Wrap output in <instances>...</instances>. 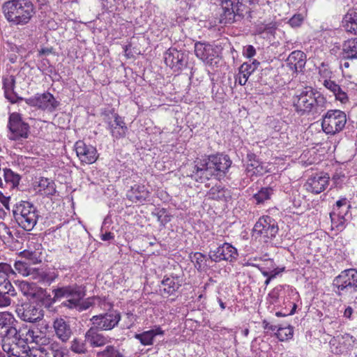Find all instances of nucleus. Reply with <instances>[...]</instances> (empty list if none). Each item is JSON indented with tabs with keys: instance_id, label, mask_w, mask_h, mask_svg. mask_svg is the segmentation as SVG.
<instances>
[{
	"instance_id": "f257e3e1",
	"label": "nucleus",
	"mask_w": 357,
	"mask_h": 357,
	"mask_svg": "<svg viewBox=\"0 0 357 357\" xmlns=\"http://www.w3.org/2000/svg\"><path fill=\"white\" fill-rule=\"evenodd\" d=\"M231 163L232 162L227 155H208L195 161L190 177L199 183H204L213 176L220 180L225 176Z\"/></svg>"
},
{
	"instance_id": "f03ea898",
	"label": "nucleus",
	"mask_w": 357,
	"mask_h": 357,
	"mask_svg": "<svg viewBox=\"0 0 357 357\" xmlns=\"http://www.w3.org/2000/svg\"><path fill=\"white\" fill-rule=\"evenodd\" d=\"M326 104V98L310 87L298 91L292 98V105L300 116L319 114Z\"/></svg>"
},
{
	"instance_id": "7ed1b4c3",
	"label": "nucleus",
	"mask_w": 357,
	"mask_h": 357,
	"mask_svg": "<svg viewBox=\"0 0 357 357\" xmlns=\"http://www.w3.org/2000/svg\"><path fill=\"white\" fill-rule=\"evenodd\" d=\"M3 10L7 20L15 25H25L35 14V8L29 0H11L6 1Z\"/></svg>"
},
{
	"instance_id": "20e7f679",
	"label": "nucleus",
	"mask_w": 357,
	"mask_h": 357,
	"mask_svg": "<svg viewBox=\"0 0 357 357\" xmlns=\"http://www.w3.org/2000/svg\"><path fill=\"white\" fill-rule=\"evenodd\" d=\"M13 215L18 225L25 231H31L40 217L37 207L32 203L21 201L13 208Z\"/></svg>"
},
{
	"instance_id": "39448f33",
	"label": "nucleus",
	"mask_w": 357,
	"mask_h": 357,
	"mask_svg": "<svg viewBox=\"0 0 357 357\" xmlns=\"http://www.w3.org/2000/svg\"><path fill=\"white\" fill-rule=\"evenodd\" d=\"M335 294L344 296L357 291V270L347 269L342 271L333 281Z\"/></svg>"
},
{
	"instance_id": "423d86ee",
	"label": "nucleus",
	"mask_w": 357,
	"mask_h": 357,
	"mask_svg": "<svg viewBox=\"0 0 357 357\" xmlns=\"http://www.w3.org/2000/svg\"><path fill=\"white\" fill-rule=\"evenodd\" d=\"M54 295L53 301L65 298L66 301L62 303L63 306L68 308H75L79 306L80 301L84 297L85 293L81 287L65 286L52 290Z\"/></svg>"
},
{
	"instance_id": "0eeeda50",
	"label": "nucleus",
	"mask_w": 357,
	"mask_h": 357,
	"mask_svg": "<svg viewBox=\"0 0 357 357\" xmlns=\"http://www.w3.org/2000/svg\"><path fill=\"white\" fill-rule=\"evenodd\" d=\"M347 123L346 114L339 109H330L324 116L321 122L323 131L334 135L341 132Z\"/></svg>"
},
{
	"instance_id": "6e6552de",
	"label": "nucleus",
	"mask_w": 357,
	"mask_h": 357,
	"mask_svg": "<svg viewBox=\"0 0 357 357\" xmlns=\"http://www.w3.org/2000/svg\"><path fill=\"white\" fill-rule=\"evenodd\" d=\"M279 227L275 220L268 215L261 217L255 223L252 229V236L255 238L267 241L275 238L278 233Z\"/></svg>"
},
{
	"instance_id": "1a4fd4ad",
	"label": "nucleus",
	"mask_w": 357,
	"mask_h": 357,
	"mask_svg": "<svg viewBox=\"0 0 357 357\" xmlns=\"http://www.w3.org/2000/svg\"><path fill=\"white\" fill-rule=\"evenodd\" d=\"M121 318V313L117 310H112L93 316L91 321L93 326L100 331H111L118 326Z\"/></svg>"
},
{
	"instance_id": "9d476101",
	"label": "nucleus",
	"mask_w": 357,
	"mask_h": 357,
	"mask_svg": "<svg viewBox=\"0 0 357 357\" xmlns=\"http://www.w3.org/2000/svg\"><path fill=\"white\" fill-rule=\"evenodd\" d=\"M8 128V137L11 140H20L28 137L29 126L22 121L20 114L14 112L9 116Z\"/></svg>"
},
{
	"instance_id": "9b49d317",
	"label": "nucleus",
	"mask_w": 357,
	"mask_h": 357,
	"mask_svg": "<svg viewBox=\"0 0 357 357\" xmlns=\"http://www.w3.org/2000/svg\"><path fill=\"white\" fill-rule=\"evenodd\" d=\"M104 121L107 125L112 136L115 139H121L126 137L128 132V127L122 117L114 110L105 113Z\"/></svg>"
},
{
	"instance_id": "f8f14e48",
	"label": "nucleus",
	"mask_w": 357,
	"mask_h": 357,
	"mask_svg": "<svg viewBox=\"0 0 357 357\" xmlns=\"http://www.w3.org/2000/svg\"><path fill=\"white\" fill-rule=\"evenodd\" d=\"M26 102L31 107H36L50 112H54L59 105V102L49 92L42 94L37 93L33 97L28 98Z\"/></svg>"
},
{
	"instance_id": "ddd939ff",
	"label": "nucleus",
	"mask_w": 357,
	"mask_h": 357,
	"mask_svg": "<svg viewBox=\"0 0 357 357\" xmlns=\"http://www.w3.org/2000/svg\"><path fill=\"white\" fill-rule=\"evenodd\" d=\"M195 53L197 58L207 64H217L219 61V52L216 47L206 43L197 42L195 44Z\"/></svg>"
},
{
	"instance_id": "4468645a",
	"label": "nucleus",
	"mask_w": 357,
	"mask_h": 357,
	"mask_svg": "<svg viewBox=\"0 0 357 357\" xmlns=\"http://www.w3.org/2000/svg\"><path fill=\"white\" fill-rule=\"evenodd\" d=\"M238 256L237 249L228 243L219 245L215 250H210L208 253L211 260L215 262L221 261L232 262L237 259Z\"/></svg>"
},
{
	"instance_id": "2eb2a0df",
	"label": "nucleus",
	"mask_w": 357,
	"mask_h": 357,
	"mask_svg": "<svg viewBox=\"0 0 357 357\" xmlns=\"http://www.w3.org/2000/svg\"><path fill=\"white\" fill-rule=\"evenodd\" d=\"M17 315L24 321L37 322L43 318V309L37 305L24 303L16 310Z\"/></svg>"
},
{
	"instance_id": "dca6fc26",
	"label": "nucleus",
	"mask_w": 357,
	"mask_h": 357,
	"mask_svg": "<svg viewBox=\"0 0 357 357\" xmlns=\"http://www.w3.org/2000/svg\"><path fill=\"white\" fill-rule=\"evenodd\" d=\"M74 149L82 163L93 164L98 158L96 148L92 145L86 144L82 140L76 142Z\"/></svg>"
},
{
	"instance_id": "f3484780",
	"label": "nucleus",
	"mask_w": 357,
	"mask_h": 357,
	"mask_svg": "<svg viewBox=\"0 0 357 357\" xmlns=\"http://www.w3.org/2000/svg\"><path fill=\"white\" fill-rule=\"evenodd\" d=\"M356 339L349 333L333 337L329 342L332 351L335 354H342L351 351L355 346Z\"/></svg>"
},
{
	"instance_id": "a211bd4d",
	"label": "nucleus",
	"mask_w": 357,
	"mask_h": 357,
	"mask_svg": "<svg viewBox=\"0 0 357 357\" xmlns=\"http://www.w3.org/2000/svg\"><path fill=\"white\" fill-rule=\"evenodd\" d=\"M165 62L174 71H179L186 65L184 53L175 48H170L165 55Z\"/></svg>"
},
{
	"instance_id": "6ab92c4d",
	"label": "nucleus",
	"mask_w": 357,
	"mask_h": 357,
	"mask_svg": "<svg viewBox=\"0 0 357 357\" xmlns=\"http://www.w3.org/2000/svg\"><path fill=\"white\" fill-rule=\"evenodd\" d=\"M329 178L328 174H320L310 176L305 184V189L308 192L319 194L328 185Z\"/></svg>"
},
{
	"instance_id": "aec40b11",
	"label": "nucleus",
	"mask_w": 357,
	"mask_h": 357,
	"mask_svg": "<svg viewBox=\"0 0 357 357\" xmlns=\"http://www.w3.org/2000/svg\"><path fill=\"white\" fill-rule=\"evenodd\" d=\"M14 318L10 314L0 312V338H16L17 330L13 326Z\"/></svg>"
},
{
	"instance_id": "412c9836",
	"label": "nucleus",
	"mask_w": 357,
	"mask_h": 357,
	"mask_svg": "<svg viewBox=\"0 0 357 357\" xmlns=\"http://www.w3.org/2000/svg\"><path fill=\"white\" fill-rule=\"evenodd\" d=\"M53 328L56 336L63 342H66L73 334L70 323L61 317L54 320Z\"/></svg>"
},
{
	"instance_id": "4be33fe9",
	"label": "nucleus",
	"mask_w": 357,
	"mask_h": 357,
	"mask_svg": "<svg viewBox=\"0 0 357 357\" xmlns=\"http://www.w3.org/2000/svg\"><path fill=\"white\" fill-rule=\"evenodd\" d=\"M220 22L232 24L238 20L234 3L231 0L222 1L220 8Z\"/></svg>"
},
{
	"instance_id": "5701e85b",
	"label": "nucleus",
	"mask_w": 357,
	"mask_h": 357,
	"mask_svg": "<svg viewBox=\"0 0 357 357\" xmlns=\"http://www.w3.org/2000/svg\"><path fill=\"white\" fill-rule=\"evenodd\" d=\"M98 330L93 326L84 335L85 342L89 343L91 347H102L109 342L108 337L99 333Z\"/></svg>"
},
{
	"instance_id": "b1692460",
	"label": "nucleus",
	"mask_w": 357,
	"mask_h": 357,
	"mask_svg": "<svg viewBox=\"0 0 357 357\" xmlns=\"http://www.w3.org/2000/svg\"><path fill=\"white\" fill-rule=\"evenodd\" d=\"M149 192L144 185L135 184L128 190L127 198L133 203H143L149 197Z\"/></svg>"
},
{
	"instance_id": "393cba45",
	"label": "nucleus",
	"mask_w": 357,
	"mask_h": 357,
	"mask_svg": "<svg viewBox=\"0 0 357 357\" xmlns=\"http://www.w3.org/2000/svg\"><path fill=\"white\" fill-rule=\"evenodd\" d=\"M306 55L304 52L296 50L292 52L287 59V64L295 72L302 71L305 66Z\"/></svg>"
},
{
	"instance_id": "a878e982",
	"label": "nucleus",
	"mask_w": 357,
	"mask_h": 357,
	"mask_svg": "<svg viewBox=\"0 0 357 357\" xmlns=\"http://www.w3.org/2000/svg\"><path fill=\"white\" fill-rule=\"evenodd\" d=\"M206 197L210 199L227 202L231 199V195L227 188L221 185H216L209 190Z\"/></svg>"
},
{
	"instance_id": "bb28decb",
	"label": "nucleus",
	"mask_w": 357,
	"mask_h": 357,
	"mask_svg": "<svg viewBox=\"0 0 357 357\" xmlns=\"http://www.w3.org/2000/svg\"><path fill=\"white\" fill-rule=\"evenodd\" d=\"M163 334L164 331L162 328L159 326H156L151 330L135 334V338L138 340L142 344L149 346L153 344L154 338L157 335H163Z\"/></svg>"
},
{
	"instance_id": "cd10ccee",
	"label": "nucleus",
	"mask_w": 357,
	"mask_h": 357,
	"mask_svg": "<svg viewBox=\"0 0 357 357\" xmlns=\"http://www.w3.org/2000/svg\"><path fill=\"white\" fill-rule=\"evenodd\" d=\"M342 26L347 32L357 34V8L347 11L343 17Z\"/></svg>"
},
{
	"instance_id": "c85d7f7f",
	"label": "nucleus",
	"mask_w": 357,
	"mask_h": 357,
	"mask_svg": "<svg viewBox=\"0 0 357 357\" xmlns=\"http://www.w3.org/2000/svg\"><path fill=\"white\" fill-rule=\"evenodd\" d=\"M248 162L246 166L245 172L247 176L252 178L254 176L262 175L264 169L261 162L256 159V155L253 153L248 154Z\"/></svg>"
},
{
	"instance_id": "c756f323",
	"label": "nucleus",
	"mask_w": 357,
	"mask_h": 357,
	"mask_svg": "<svg viewBox=\"0 0 357 357\" xmlns=\"http://www.w3.org/2000/svg\"><path fill=\"white\" fill-rule=\"evenodd\" d=\"M341 55L344 59H357V38L349 39L343 43Z\"/></svg>"
},
{
	"instance_id": "7c9ffc66",
	"label": "nucleus",
	"mask_w": 357,
	"mask_h": 357,
	"mask_svg": "<svg viewBox=\"0 0 357 357\" xmlns=\"http://www.w3.org/2000/svg\"><path fill=\"white\" fill-rule=\"evenodd\" d=\"M324 85L326 89L330 90L335 96V98L340 100L341 102L344 103L348 100L347 93L334 81L331 79H326L324 82Z\"/></svg>"
},
{
	"instance_id": "2f4dec72",
	"label": "nucleus",
	"mask_w": 357,
	"mask_h": 357,
	"mask_svg": "<svg viewBox=\"0 0 357 357\" xmlns=\"http://www.w3.org/2000/svg\"><path fill=\"white\" fill-rule=\"evenodd\" d=\"M277 29L276 22H271L268 24L260 23L255 27V33L263 36V38H268L270 36H274Z\"/></svg>"
},
{
	"instance_id": "473e14b6",
	"label": "nucleus",
	"mask_w": 357,
	"mask_h": 357,
	"mask_svg": "<svg viewBox=\"0 0 357 357\" xmlns=\"http://www.w3.org/2000/svg\"><path fill=\"white\" fill-rule=\"evenodd\" d=\"M38 191L45 195H53L56 192L55 184L47 178H40L38 181Z\"/></svg>"
},
{
	"instance_id": "72a5a7b5",
	"label": "nucleus",
	"mask_w": 357,
	"mask_h": 357,
	"mask_svg": "<svg viewBox=\"0 0 357 357\" xmlns=\"http://www.w3.org/2000/svg\"><path fill=\"white\" fill-rule=\"evenodd\" d=\"M250 67H248V63H243L238 69V73L236 75L235 82L238 83L241 86H243L246 84L248 77L252 73Z\"/></svg>"
},
{
	"instance_id": "f704fd0d",
	"label": "nucleus",
	"mask_w": 357,
	"mask_h": 357,
	"mask_svg": "<svg viewBox=\"0 0 357 357\" xmlns=\"http://www.w3.org/2000/svg\"><path fill=\"white\" fill-rule=\"evenodd\" d=\"M22 354H25L24 357H48V354L44 347H38L29 349L25 342H23Z\"/></svg>"
},
{
	"instance_id": "c9c22d12",
	"label": "nucleus",
	"mask_w": 357,
	"mask_h": 357,
	"mask_svg": "<svg viewBox=\"0 0 357 357\" xmlns=\"http://www.w3.org/2000/svg\"><path fill=\"white\" fill-rule=\"evenodd\" d=\"M32 277L37 280L38 282L49 286L55 280L57 275L54 273L38 272L35 269V273L33 274Z\"/></svg>"
},
{
	"instance_id": "e433bc0d",
	"label": "nucleus",
	"mask_w": 357,
	"mask_h": 357,
	"mask_svg": "<svg viewBox=\"0 0 357 357\" xmlns=\"http://www.w3.org/2000/svg\"><path fill=\"white\" fill-rule=\"evenodd\" d=\"M161 284L164 286L163 291L169 295L175 293L181 287V284L176 282L174 278L165 277Z\"/></svg>"
},
{
	"instance_id": "4c0bfd02",
	"label": "nucleus",
	"mask_w": 357,
	"mask_h": 357,
	"mask_svg": "<svg viewBox=\"0 0 357 357\" xmlns=\"http://www.w3.org/2000/svg\"><path fill=\"white\" fill-rule=\"evenodd\" d=\"M42 245L40 244H36L35 250H32L29 248L24 254L28 259H29L33 264H36L40 263L43 259Z\"/></svg>"
},
{
	"instance_id": "58836bf2",
	"label": "nucleus",
	"mask_w": 357,
	"mask_h": 357,
	"mask_svg": "<svg viewBox=\"0 0 357 357\" xmlns=\"http://www.w3.org/2000/svg\"><path fill=\"white\" fill-rule=\"evenodd\" d=\"M273 193V190L272 188H262L257 193L253 195L252 198L257 204H261L270 199Z\"/></svg>"
},
{
	"instance_id": "ea45409f",
	"label": "nucleus",
	"mask_w": 357,
	"mask_h": 357,
	"mask_svg": "<svg viewBox=\"0 0 357 357\" xmlns=\"http://www.w3.org/2000/svg\"><path fill=\"white\" fill-rule=\"evenodd\" d=\"M19 289L23 295L33 298L37 293V287L34 283L22 281L19 283Z\"/></svg>"
},
{
	"instance_id": "a19ab883",
	"label": "nucleus",
	"mask_w": 357,
	"mask_h": 357,
	"mask_svg": "<svg viewBox=\"0 0 357 357\" xmlns=\"http://www.w3.org/2000/svg\"><path fill=\"white\" fill-rule=\"evenodd\" d=\"M86 342L79 338H75L70 343V350L78 354H84L87 352Z\"/></svg>"
},
{
	"instance_id": "79ce46f5",
	"label": "nucleus",
	"mask_w": 357,
	"mask_h": 357,
	"mask_svg": "<svg viewBox=\"0 0 357 357\" xmlns=\"http://www.w3.org/2000/svg\"><path fill=\"white\" fill-rule=\"evenodd\" d=\"M14 267L15 271L23 276H33V274L35 273V268L29 267V266L24 261H15Z\"/></svg>"
},
{
	"instance_id": "37998d69",
	"label": "nucleus",
	"mask_w": 357,
	"mask_h": 357,
	"mask_svg": "<svg viewBox=\"0 0 357 357\" xmlns=\"http://www.w3.org/2000/svg\"><path fill=\"white\" fill-rule=\"evenodd\" d=\"M238 20H242L244 17L248 15V18L251 17L252 8L249 6H244L242 3H238L234 5Z\"/></svg>"
},
{
	"instance_id": "c03bdc74",
	"label": "nucleus",
	"mask_w": 357,
	"mask_h": 357,
	"mask_svg": "<svg viewBox=\"0 0 357 357\" xmlns=\"http://www.w3.org/2000/svg\"><path fill=\"white\" fill-rule=\"evenodd\" d=\"M4 179L6 183H10L12 187H16L19 185L20 176L10 169H4Z\"/></svg>"
},
{
	"instance_id": "a18cd8bd",
	"label": "nucleus",
	"mask_w": 357,
	"mask_h": 357,
	"mask_svg": "<svg viewBox=\"0 0 357 357\" xmlns=\"http://www.w3.org/2000/svg\"><path fill=\"white\" fill-rule=\"evenodd\" d=\"M335 212L330 213V217L331 219V223L333 228H335L337 231H341L345 227V218L342 215L340 214V212L337 213V220L335 218Z\"/></svg>"
},
{
	"instance_id": "49530a36",
	"label": "nucleus",
	"mask_w": 357,
	"mask_h": 357,
	"mask_svg": "<svg viewBox=\"0 0 357 357\" xmlns=\"http://www.w3.org/2000/svg\"><path fill=\"white\" fill-rule=\"evenodd\" d=\"M293 327L288 326H279L278 328V332L275 333V335L279 339L280 341H284L289 338H291L293 336Z\"/></svg>"
},
{
	"instance_id": "de8ad7c7",
	"label": "nucleus",
	"mask_w": 357,
	"mask_h": 357,
	"mask_svg": "<svg viewBox=\"0 0 357 357\" xmlns=\"http://www.w3.org/2000/svg\"><path fill=\"white\" fill-rule=\"evenodd\" d=\"M3 89L5 92V96L8 99H10L9 97V93L13 91L15 86V78L13 76H8L3 78Z\"/></svg>"
},
{
	"instance_id": "09e8293b",
	"label": "nucleus",
	"mask_w": 357,
	"mask_h": 357,
	"mask_svg": "<svg viewBox=\"0 0 357 357\" xmlns=\"http://www.w3.org/2000/svg\"><path fill=\"white\" fill-rule=\"evenodd\" d=\"M98 357H123V355L113 346H107L98 353Z\"/></svg>"
},
{
	"instance_id": "8fccbe9b",
	"label": "nucleus",
	"mask_w": 357,
	"mask_h": 357,
	"mask_svg": "<svg viewBox=\"0 0 357 357\" xmlns=\"http://www.w3.org/2000/svg\"><path fill=\"white\" fill-rule=\"evenodd\" d=\"M23 340H19V342L16 343L15 346L10 345V344H3L2 347L3 351L7 352L10 356L15 357H24L23 356H21L20 351H18L17 348H15V347L20 344H23Z\"/></svg>"
},
{
	"instance_id": "3c124183",
	"label": "nucleus",
	"mask_w": 357,
	"mask_h": 357,
	"mask_svg": "<svg viewBox=\"0 0 357 357\" xmlns=\"http://www.w3.org/2000/svg\"><path fill=\"white\" fill-rule=\"evenodd\" d=\"M0 294H6L11 296L17 295L16 291L10 280L0 285Z\"/></svg>"
},
{
	"instance_id": "603ef678",
	"label": "nucleus",
	"mask_w": 357,
	"mask_h": 357,
	"mask_svg": "<svg viewBox=\"0 0 357 357\" xmlns=\"http://www.w3.org/2000/svg\"><path fill=\"white\" fill-rule=\"evenodd\" d=\"M303 22V17L301 14L294 15L289 20V24L292 27H298L301 25Z\"/></svg>"
},
{
	"instance_id": "864d4df0",
	"label": "nucleus",
	"mask_w": 357,
	"mask_h": 357,
	"mask_svg": "<svg viewBox=\"0 0 357 357\" xmlns=\"http://www.w3.org/2000/svg\"><path fill=\"white\" fill-rule=\"evenodd\" d=\"M53 357H68V352L64 349H58L57 345L51 344Z\"/></svg>"
},
{
	"instance_id": "5fc2aeb1",
	"label": "nucleus",
	"mask_w": 357,
	"mask_h": 357,
	"mask_svg": "<svg viewBox=\"0 0 357 357\" xmlns=\"http://www.w3.org/2000/svg\"><path fill=\"white\" fill-rule=\"evenodd\" d=\"M0 273L8 277L10 274H14L15 271L10 264L7 263H0Z\"/></svg>"
},
{
	"instance_id": "6e6d98bb",
	"label": "nucleus",
	"mask_w": 357,
	"mask_h": 357,
	"mask_svg": "<svg viewBox=\"0 0 357 357\" xmlns=\"http://www.w3.org/2000/svg\"><path fill=\"white\" fill-rule=\"evenodd\" d=\"M11 296L0 294V307H5L11 304Z\"/></svg>"
},
{
	"instance_id": "4d7b16f0",
	"label": "nucleus",
	"mask_w": 357,
	"mask_h": 357,
	"mask_svg": "<svg viewBox=\"0 0 357 357\" xmlns=\"http://www.w3.org/2000/svg\"><path fill=\"white\" fill-rule=\"evenodd\" d=\"M204 257L205 255L202 254L201 252H195L193 254V256L191 257L192 261L199 265V268L201 267L202 263L203 262Z\"/></svg>"
},
{
	"instance_id": "13d9d810",
	"label": "nucleus",
	"mask_w": 357,
	"mask_h": 357,
	"mask_svg": "<svg viewBox=\"0 0 357 357\" xmlns=\"http://www.w3.org/2000/svg\"><path fill=\"white\" fill-rule=\"evenodd\" d=\"M344 178V175L342 174L335 173L332 178L333 181L334 182L336 187L340 186L342 183L343 182V179Z\"/></svg>"
},
{
	"instance_id": "bf43d9fd",
	"label": "nucleus",
	"mask_w": 357,
	"mask_h": 357,
	"mask_svg": "<svg viewBox=\"0 0 357 357\" xmlns=\"http://www.w3.org/2000/svg\"><path fill=\"white\" fill-rule=\"evenodd\" d=\"M10 197L5 196L3 193L0 192V202L3 204V206L7 209L10 210L9 207V201Z\"/></svg>"
},
{
	"instance_id": "052dcab7",
	"label": "nucleus",
	"mask_w": 357,
	"mask_h": 357,
	"mask_svg": "<svg viewBox=\"0 0 357 357\" xmlns=\"http://www.w3.org/2000/svg\"><path fill=\"white\" fill-rule=\"evenodd\" d=\"M243 54L247 57L251 58L256 54V51H255V47L252 45H248L245 47Z\"/></svg>"
},
{
	"instance_id": "680f3d73",
	"label": "nucleus",
	"mask_w": 357,
	"mask_h": 357,
	"mask_svg": "<svg viewBox=\"0 0 357 357\" xmlns=\"http://www.w3.org/2000/svg\"><path fill=\"white\" fill-rule=\"evenodd\" d=\"M114 235L111 232H105V234H102L100 236V238L102 241H107L114 239Z\"/></svg>"
},
{
	"instance_id": "e2e57ef3",
	"label": "nucleus",
	"mask_w": 357,
	"mask_h": 357,
	"mask_svg": "<svg viewBox=\"0 0 357 357\" xmlns=\"http://www.w3.org/2000/svg\"><path fill=\"white\" fill-rule=\"evenodd\" d=\"M263 325H264V328L265 330H270V331H274L275 330L278 331V328L279 327L278 326L271 325L268 322H267L265 320L263 321Z\"/></svg>"
},
{
	"instance_id": "0e129e2a",
	"label": "nucleus",
	"mask_w": 357,
	"mask_h": 357,
	"mask_svg": "<svg viewBox=\"0 0 357 357\" xmlns=\"http://www.w3.org/2000/svg\"><path fill=\"white\" fill-rule=\"evenodd\" d=\"M260 63L257 61V60H254L252 63H248V67H250V69H252V71L254 72L259 66Z\"/></svg>"
},
{
	"instance_id": "69168bd1",
	"label": "nucleus",
	"mask_w": 357,
	"mask_h": 357,
	"mask_svg": "<svg viewBox=\"0 0 357 357\" xmlns=\"http://www.w3.org/2000/svg\"><path fill=\"white\" fill-rule=\"evenodd\" d=\"M347 205V199L342 198L336 202L337 210H339L342 206Z\"/></svg>"
},
{
	"instance_id": "338daca9",
	"label": "nucleus",
	"mask_w": 357,
	"mask_h": 357,
	"mask_svg": "<svg viewBox=\"0 0 357 357\" xmlns=\"http://www.w3.org/2000/svg\"><path fill=\"white\" fill-rule=\"evenodd\" d=\"M284 268H282V269H278V268H275L274 270H273L272 271L270 272V275H269V277L271 278V279H273L275 278L280 273H281L282 271H283Z\"/></svg>"
},
{
	"instance_id": "774afa93",
	"label": "nucleus",
	"mask_w": 357,
	"mask_h": 357,
	"mask_svg": "<svg viewBox=\"0 0 357 357\" xmlns=\"http://www.w3.org/2000/svg\"><path fill=\"white\" fill-rule=\"evenodd\" d=\"M353 313V309L350 307V306H348L345 310H344V316L347 318H351V316Z\"/></svg>"
}]
</instances>
